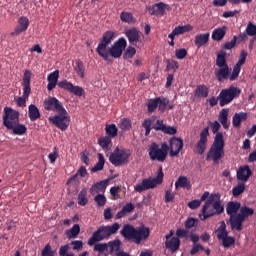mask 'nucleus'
<instances>
[{
    "label": "nucleus",
    "instance_id": "obj_1",
    "mask_svg": "<svg viewBox=\"0 0 256 256\" xmlns=\"http://www.w3.org/2000/svg\"><path fill=\"white\" fill-rule=\"evenodd\" d=\"M210 128H212V132L215 135L213 145L210 146V150L207 152L206 161H213L215 164H219L220 160L225 156V141L223 138V134L219 133L221 128V124L217 121L210 124Z\"/></svg>",
    "mask_w": 256,
    "mask_h": 256
},
{
    "label": "nucleus",
    "instance_id": "obj_2",
    "mask_svg": "<svg viewBox=\"0 0 256 256\" xmlns=\"http://www.w3.org/2000/svg\"><path fill=\"white\" fill-rule=\"evenodd\" d=\"M2 125L7 130L12 131L14 135H24L27 133V127L25 124L19 123V112L12 107H5L4 114L2 115Z\"/></svg>",
    "mask_w": 256,
    "mask_h": 256
},
{
    "label": "nucleus",
    "instance_id": "obj_3",
    "mask_svg": "<svg viewBox=\"0 0 256 256\" xmlns=\"http://www.w3.org/2000/svg\"><path fill=\"white\" fill-rule=\"evenodd\" d=\"M120 234L127 241L133 240L135 244H140L142 241L147 240L150 236V228L147 226H139L134 228L131 225H124Z\"/></svg>",
    "mask_w": 256,
    "mask_h": 256
},
{
    "label": "nucleus",
    "instance_id": "obj_4",
    "mask_svg": "<svg viewBox=\"0 0 256 256\" xmlns=\"http://www.w3.org/2000/svg\"><path fill=\"white\" fill-rule=\"evenodd\" d=\"M121 228V224L114 223L110 226H100L96 231L92 233V237L88 240V245L93 246L96 243H100L104 240L110 239V237L118 232Z\"/></svg>",
    "mask_w": 256,
    "mask_h": 256
},
{
    "label": "nucleus",
    "instance_id": "obj_5",
    "mask_svg": "<svg viewBox=\"0 0 256 256\" xmlns=\"http://www.w3.org/2000/svg\"><path fill=\"white\" fill-rule=\"evenodd\" d=\"M170 147L166 142L162 144H157L156 142L151 143L148 148V156L152 162L164 163L166 161L167 155H169Z\"/></svg>",
    "mask_w": 256,
    "mask_h": 256
},
{
    "label": "nucleus",
    "instance_id": "obj_6",
    "mask_svg": "<svg viewBox=\"0 0 256 256\" xmlns=\"http://www.w3.org/2000/svg\"><path fill=\"white\" fill-rule=\"evenodd\" d=\"M56 86L77 97H83L85 95V90L83 87L76 86L71 81H68V80H61L58 83L48 81L47 90L52 91Z\"/></svg>",
    "mask_w": 256,
    "mask_h": 256
},
{
    "label": "nucleus",
    "instance_id": "obj_7",
    "mask_svg": "<svg viewBox=\"0 0 256 256\" xmlns=\"http://www.w3.org/2000/svg\"><path fill=\"white\" fill-rule=\"evenodd\" d=\"M163 178H164L163 168L159 167L157 171V176L155 178L143 179L142 183H138L134 186V191L138 193H142L146 190L156 188L158 185H161L163 183Z\"/></svg>",
    "mask_w": 256,
    "mask_h": 256
},
{
    "label": "nucleus",
    "instance_id": "obj_8",
    "mask_svg": "<svg viewBox=\"0 0 256 256\" xmlns=\"http://www.w3.org/2000/svg\"><path fill=\"white\" fill-rule=\"evenodd\" d=\"M127 47V41L124 37H120L117 41H115L114 44H112L110 47H106L105 56L102 57L105 61L109 59L111 56L114 59H119L122 57L123 52L125 51Z\"/></svg>",
    "mask_w": 256,
    "mask_h": 256
},
{
    "label": "nucleus",
    "instance_id": "obj_9",
    "mask_svg": "<svg viewBox=\"0 0 256 256\" xmlns=\"http://www.w3.org/2000/svg\"><path fill=\"white\" fill-rule=\"evenodd\" d=\"M31 71L29 69H26L23 73L22 77V86H23V95L21 97L16 98V104L19 108L26 107V102L31 94Z\"/></svg>",
    "mask_w": 256,
    "mask_h": 256
},
{
    "label": "nucleus",
    "instance_id": "obj_10",
    "mask_svg": "<svg viewBox=\"0 0 256 256\" xmlns=\"http://www.w3.org/2000/svg\"><path fill=\"white\" fill-rule=\"evenodd\" d=\"M48 121L60 131H67L69 125L71 124V116L65 110L52 117H49Z\"/></svg>",
    "mask_w": 256,
    "mask_h": 256
},
{
    "label": "nucleus",
    "instance_id": "obj_11",
    "mask_svg": "<svg viewBox=\"0 0 256 256\" xmlns=\"http://www.w3.org/2000/svg\"><path fill=\"white\" fill-rule=\"evenodd\" d=\"M130 155V150H127L125 148H115V151L112 152L109 156V162L111 163V165H115L116 167L127 165L129 163Z\"/></svg>",
    "mask_w": 256,
    "mask_h": 256
},
{
    "label": "nucleus",
    "instance_id": "obj_12",
    "mask_svg": "<svg viewBox=\"0 0 256 256\" xmlns=\"http://www.w3.org/2000/svg\"><path fill=\"white\" fill-rule=\"evenodd\" d=\"M241 91L237 87L230 86L228 89L221 90L218 95L219 106L224 107L231 103L234 98L239 97Z\"/></svg>",
    "mask_w": 256,
    "mask_h": 256
},
{
    "label": "nucleus",
    "instance_id": "obj_13",
    "mask_svg": "<svg viewBox=\"0 0 256 256\" xmlns=\"http://www.w3.org/2000/svg\"><path fill=\"white\" fill-rule=\"evenodd\" d=\"M116 38V34L114 31H106L101 40H100V44H98V46L96 47V53L98 54V56H106L107 54H105V52L107 51V47H109V45L112 43V41H114V39Z\"/></svg>",
    "mask_w": 256,
    "mask_h": 256
},
{
    "label": "nucleus",
    "instance_id": "obj_14",
    "mask_svg": "<svg viewBox=\"0 0 256 256\" xmlns=\"http://www.w3.org/2000/svg\"><path fill=\"white\" fill-rule=\"evenodd\" d=\"M217 233V239L221 241V244L224 246V248H229L235 244V238L228 236L226 224L224 221L220 223V226L217 229Z\"/></svg>",
    "mask_w": 256,
    "mask_h": 256
},
{
    "label": "nucleus",
    "instance_id": "obj_15",
    "mask_svg": "<svg viewBox=\"0 0 256 256\" xmlns=\"http://www.w3.org/2000/svg\"><path fill=\"white\" fill-rule=\"evenodd\" d=\"M209 136V127H205L200 133V140L195 144L194 153H198V155H203L207 150Z\"/></svg>",
    "mask_w": 256,
    "mask_h": 256
},
{
    "label": "nucleus",
    "instance_id": "obj_16",
    "mask_svg": "<svg viewBox=\"0 0 256 256\" xmlns=\"http://www.w3.org/2000/svg\"><path fill=\"white\" fill-rule=\"evenodd\" d=\"M43 106L47 111H54L57 113L66 111L63 103L55 97H48L47 99H45V101L43 102Z\"/></svg>",
    "mask_w": 256,
    "mask_h": 256
},
{
    "label": "nucleus",
    "instance_id": "obj_17",
    "mask_svg": "<svg viewBox=\"0 0 256 256\" xmlns=\"http://www.w3.org/2000/svg\"><path fill=\"white\" fill-rule=\"evenodd\" d=\"M168 147H169V156L172 158L176 157L182 151L184 147V141L180 137H172L169 140Z\"/></svg>",
    "mask_w": 256,
    "mask_h": 256
},
{
    "label": "nucleus",
    "instance_id": "obj_18",
    "mask_svg": "<svg viewBox=\"0 0 256 256\" xmlns=\"http://www.w3.org/2000/svg\"><path fill=\"white\" fill-rule=\"evenodd\" d=\"M30 22L26 16H21L18 19V24L14 31L10 33L11 36H18L19 34L26 32L29 28Z\"/></svg>",
    "mask_w": 256,
    "mask_h": 256
},
{
    "label": "nucleus",
    "instance_id": "obj_19",
    "mask_svg": "<svg viewBox=\"0 0 256 256\" xmlns=\"http://www.w3.org/2000/svg\"><path fill=\"white\" fill-rule=\"evenodd\" d=\"M231 73H232V68H230L229 66L218 67L214 71L215 78L219 83H222L223 81L228 80Z\"/></svg>",
    "mask_w": 256,
    "mask_h": 256
},
{
    "label": "nucleus",
    "instance_id": "obj_20",
    "mask_svg": "<svg viewBox=\"0 0 256 256\" xmlns=\"http://www.w3.org/2000/svg\"><path fill=\"white\" fill-rule=\"evenodd\" d=\"M213 209L208 210V214H205L204 217L201 218V221H206L207 219L215 216L220 215L224 212V206L222 205L221 201H213Z\"/></svg>",
    "mask_w": 256,
    "mask_h": 256
},
{
    "label": "nucleus",
    "instance_id": "obj_21",
    "mask_svg": "<svg viewBox=\"0 0 256 256\" xmlns=\"http://www.w3.org/2000/svg\"><path fill=\"white\" fill-rule=\"evenodd\" d=\"M166 9H170L169 4H165L164 2H158L154 4L150 10L152 16H157V17H163L165 15Z\"/></svg>",
    "mask_w": 256,
    "mask_h": 256
},
{
    "label": "nucleus",
    "instance_id": "obj_22",
    "mask_svg": "<svg viewBox=\"0 0 256 256\" xmlns=\"http://www.w3.org/2000/svg\"><path fill=\"white\" fill-rule=\"evenodd\" d=\"M125 35L132 45H136L141 40V32L136 27L128 29Z\"/></svg>",
    "mask_w": 256,
    "mask_h": 256
},
{
    "label": "nucleus",
    "instance_id": "obj_23",
    "mask_svg": "<svg viewBox=\"0 0 256 256\" xmlns=\"http://www.w3.org/2000/svg\"><path fill=\"white\" fill-rule=\"evenodd\" d=\"M108 185L109 180H100L99 182L94 183L90 189L91 195L104 193L107 190Z\"/></svg>",
    "mask_w": 256,
    "mask_h": 256
},
{
    "label": "nucleus",
    "instance_id": "obj_24",
    "mask_svg": "<svg viewBox=\"0 0 256 256\" xmlns=\"http://www.w3.org/2000/svg\"><path fill=\"white\" fill-rule=\"evenodd\" d=\"M245 220L240 218L237 214L236 215H231L229 222H230V227L232 231H237L240 232L243 230V223Z\"/></svg>",
    "mask_w": 256,
    "mask_h": 256
},
{
    "label": "nucleus",
    "instance_id": "obj_25",
    "mask_svg": "<svg viewBox=\"0 0 256 256\" xmlns=\"http://www.w3.org/2000/svg\"><path fill=\"white\" fill-rule=\"evenodd\" d=\"M251 176H252V171L248 165L241 166L237 170V179L239 181L247 182Z\"/></svg>",
    "mask_w": 256,
    "mask_h": 256
},
{
    "label": "nucleus",
    "instance_id": "obj_26",
    "mask_svg": "<svg viewBox=\"0 0 256 256\" xmlns=\"http://www.w3.org/2000/svg\"><path fill=\"white\" fill-rule=\"evenodd\" d=\"M165 247L171 253H176L181 247V240L179 238L172 237L169 240H166Z\"/></svg>",
    "mask_w": 256,
    "mask_h": 256
},
{
    "label": "nucleus",
    "instance_id": "obj_27",
    "mask_svg": "<svg viewBox=\"0 0 256 256\" xmlns=\"http://www.w3.org/2000/svg\"><path fill=\"white\" fill-rule=\"evenodd\" d=\"M121 240L115 239L112 241H109L107 243V250H109V255L115 256L121 251Z\"/></svg>",
    "mask_w": 256,
    "mask_h": 256
},
{
    "label": "nucleus",
    "instance_id": "obj_28",
    "mask_svg": "<svg viewBox=\"0 0 256 256\" xmlns=\"http://www.w3.org/2000/svg\"><path fill=\"white\" fill-rule=\"evenodd\" d=\"M210 39V33H204V34H196L194 38V44L196 47L201 48L202 46H205L208 44Z\"/></svg>",
    "mask_w": 256,
    "mask_h": 256
},
{
    "label": "nucleus",
    "instance_id": "obj_29",
    "mask_svg": "<svg viewBox=\"0 0 256 256\" xmlns=\"http://www.w3.org/2000/svg\"><path fill=\"white\" fill-rule=\"evenodd\" d=\"M248 114L245 112L236 113L232 117V126L239 129L242 121H247Z\"/></svg>",
    "mask_w": 256,
    "mask_h": 256
},
{
    "label": "nucleus",
    "instance_id": "obj_30",
    "mask_svg": "<svg viewBox=\"0 0 256 256\" xmlns=\"http://www.w3.org/2000/svg\"><path fill=\"white\" fill-rule=\"evenodd\" d=\"M87 174H88V172H87L86 168L84 166L80 167V169L77 171V174H74L67 180V185H71L73 182L79 184L80 181L78 179V176L86 177Z\"/></svg>",
    "mask_w": 256,
    "mask_h": 256
},
{
    "label": "nucleus",
    "instance_id": "obj_31",
    "mask_svg": "<svg viewBox=\"0 0 256 256\" xmlns=\"http://www.w3.org/2000/svg\"><path fill=\"white\" fill-rule=\"evenodd\" d=\"M226 31H227V26H222V27L216 28L212 33V40L213 41H222L226 35Z\"/></svg>",
    "mask_w": 256,
    "mask_h": 256
},
{
    "label": "nucleus",
    "instance_id": "obj_32",
    "mask_svg": "<svg viewBox=\"0 0 256 256\" xmlns=\"http://www.w3.org/2000/svg\"><path fill=\"white\" fill-rule=\"evenodd\" d=\"M28 116L30 118V121H37L41 118L39 108L35 104L29 105Z\"/></svg>",
    "mask_w": 256,
    "mask_h": 256
},
{
    "label": "nucleus",
    "instance_id": "obj_33",
    "mask_svg": "<svg viewBox=\"0 0 256 256\" xmlns=\"http://www.w3.org/2000/svg\"><path fill=\"white\" fill-rule=\"evenodd\" d=\"M216 66L220 67H229L226 61V52L224 50H220L219 53L216 54Z\"/></svg>",
    "mask_w": 256,
    "mask_h": 256
},
{
    "label": "nucleus",
    "instance_id": "obj_34",
    "mask_svg": "<svg viewBox=\"0 0 256 256\" xmlns=\"http://www.w3.org/2000/svg\"><path fill=\"white\" fill-rule=\"evenodd\" d=\"M193 30H194L193 25L186 24V25H179V26L175 27V29L172 30V32L174 34H176L177 36H179V35H183L187 32L193 31Z\"/></svg>",
    "mask_w": 256,
    "mask_h": 256
},
{
    "label": "nucleus",
    "instance_id": "obj_35",
    "mask_svg": "<svg viewBox=\"0 0 256 256\" xmlns=\"http://www.w3.org/2000/svg\"><path fill=\"white\" fill-rule=\"evenodd\" d=\"M228 109H222L218 116V121L221 123L222 127H224L225 130H228L229 124H228Z\"/></svg>",
    "mask_w": 256,
    "mask_h": 256
},
{
    "label": "nucleus",
    "instance_id": "obj_36",
    "mask_svg": "<svg viewBox=\"0 0 256 256\" xmlns=\"http://www.w3.org/2000/svg\"><path fill=\"white\" fill-rule=\"evenodd\" d=\"M241 208V204L239 202H229L226 206V212L228 215L233 216L236 214Z\"/></svg>",
    "mask_w": 256,
    "mask_h": 256
},
{
    "label": "nucleus",
    "instance_id": "obj_37",
    "mask_svg": "<svg viewBox=\"0 0 256 256\" xmlns=\"http://www.w3.org/2000/svg\"><path fill=\"white\" fill-rule=\"evenodd\" d=\"M254 213H255V210H253L252 208L248 206H242L240 208V213L237 215L245 221L248 217L252 216Z\"/></svg>",
    "mask_w": 256,
    "mask_h": 256
},
{
    "label": "nucleus",
    "instance_id": "obj_38",
    "mask_svg": "<svg viewBox=\"0 0 256 256\" xmlns=\"http://www.w3.org/2000/svg\"><path fill=\"white\" fill-rule=\"evenodd\" d=\"M98 144L104 151H108L110 145L112 144V138L110 136H102L98 138Z\"/></svg>",
    "mask_w": 256,
    "mask_h": 256
},
{
    "label": "nucleus",
    "instance_id": "obj_39",
    "mask_svg": "<svg viewBox=\"0 0 256 256\" xmlns=\"http://www.w3.org/2000/svg\"><path fill=\"white\" fill-rule=\"evenodd\" d=\"M209 95V89L206 85L196 86L195 96L200 98H206Z\"/></svg>",
    "mask_w": 256,
    "mask_h": 256
},
{
    "label": "nucleus",
    "instance_id": "obj_40",
    "mask_svg": "<svg viewBox=\"0 0 256 256\" xmlns=\"http://www.w3.org/2000/svg\"><path fill=\"white\" fill-rule=\"evenodd\" d=\"M246 190V185L244 182H239L237 186H234L232 188V196L234 198L239 197L241 194H243Z\"/></svg>",
    "mask_w": 256,
    "mask_h": 256
},
{
    "label": "nucleus",
    "instance_id": "obj_41",
    "mask_svg": "<svg viewBox=\"0 0 256 256\" xmlns=\"http://www.w3.org/2000/svg\"><path fill=\"white\" fill-rule=\"evenodd\" d=\"M87 194H88L87 188H83L81 190V192H79V194H78V204L80 206L84 207V206H86L88 204L89 199L87 197Z\"/></svg>",
    "mask_w": 256,
    "mask_h": 256
},
{
    "label": "nucleus",
    "instance_id": "obj_42",
    "mask_svg": "<svg viewBox=\"0 0 256 256\" xmlns=\"http://www.w3.org/2000/svg\"><path fill=\"white\" fill-rule=\"evenodd\" d=\"M120 20L124 23L133 24L136 22L133 13L131 12H121L120 13Z\"/></svg>",
    "mask_w": 256,
    "mask_h": 256
},
{
    "label": "nucleus",
    "instance_id": "obj_43",
    "mask_svg": "<svg viewBox=\"0 0 256 256\" xmlns=\"http://www.w3.org/2000/svg\"><path fill=\"white\" fill-rule=\"evenodd\" d=\"M105 165V158L103 154H98V162L95 164V166L91 169L92 173H97L99 171H102Z\"/></svg>",
    "mask_w": 256,
    "mask_h": 256
},
{
    "label": "nucleus",
    "instance_id": "obj_44",
    "mask_svg": "<svg viewBox=\"0 0 256 256\" xmlns=\"http://www.w3.org/2000/svg\"><path fill=\"white\" fill-rule=\"evenodd\" d=\"M105 131H106V135H107L106 137H109L112 139L115 138L118 133V129L115 126V124H106Z\"/></svg>",
    "mask_w": 256,
    "mask_h": 256
},
{
    "label": "nucleus",
    "instance_id": "obj_45",
    "mask_svg": "<svg viewBox=\"0 0 256 256\" xmlns=\"http://www.w3.org/2000/svg\"><path fill=\"white\" fill-rule=\"evenodd\" d=\"M80 233V226L78 224L73 225L69 230L66 231L68 239H75Z\"/></svg>",
    "mask_w": 256,
    "mask_h": 256
},
{
    "label": "nucleus",
    "instance_id": "obj_46",
    "mask_svg": "<svg viewBox=\"0 0 256 256\" xmlns=\"http://www.w3.org/2000/svg\"><path fill=\"white\" fill-rule=\"evenodd\" d=\"M169 104H170L169 98L157 97V105H158V110L160 112H164Z\"/></svg>",
    "mask_w": 256,
    "mask_h": 256
},
{
    "label": "nucleus",
    "instance_id": "obj_47",
    "mask_svg": "<svg viewBox=\"0 0 256 256\" xmlns=\"http://www.w3.org/2000/svg\"><path fill=\"white\" fill-rule=\"evenodd\" d=\"M76 68H74V70L76 71V74L81 78L84 79L85 78V65L84 62L81 60H77L76 61Z\"/></svg>",
    "mask_w": 256,
    "mask_h": 256
},
{
    "label": "nucleus",
    "instance_id": "obj_48",
    "mask_svg": "<svg viewBox=\"0 0 256 256\" xmlns=\"http://www.w3.org/2000/svg\"><path fill=\"white\" fill-rule=\"evenodd\" d=\"M210 210H214L213 207V198H210L208 200L205 201L203 207H202V214H203V218H205L206 215L209 214Z\"/></svg>",
    "mask_w": 256,
    "mask_h": 256
},
{
    "label": "nucleus",
    "instance_id": "obj_49",
    "mask_svg": "<svg viewBox=\"0 0 256 256\" xmlns=\"http://www.w3.org/2000/svg\"><path fill=\"white\" fill-rule=\"evenodd\" d=\"M190 186V182L185 176H179L178 180L175 182V187L188 188Z\"/></svg>",
    "mask_w": 256,
    "mask_h": 256
},
{
    "label": "nucleus",
    "instance_id": "obj_50",
    "mask_svg": "<svg viewBox=\"0 0 256 256\" xmlns=\"http://www.w3.org/2000/svg\"><path fill=\"white\" fill-rule=\"evenodd\" d=\"M121 187L119 186H112L110 188V196L112 200H117V199H121V195H119V193H121Z\"/></svg>",
    "mask_w": 256,
    "mask_h": 256
},
{
    "label": "nucleus",
    "instance_id": "obj_51",
    "mask_svg": "<svg viewBox=\"0 0 256 256\" xmlns=\"http://www.w3.org/2000/svg\"><path fill=\"white\" fill-rule=\"evenodd\" d=\"M132 127L131 120L129 118H123L120 121V129L122 131H130Z\"/></svg>",
    "mask_w": 256,
    "mask_h": 256
},
{
    "label": "nucleus",
    "instance_id": "obj_52",
    "mask_svg": "<svg viewBox=\"0 0 256 256\" xmlns=\"http://www.w3.org/2000/svg\"><path fill=\"white\" fill-rule=\"evenodd\" d=\"M94 252H97L98 254H104V252H107V243H95L94 245Z\"/></svg>",
    "mask_w": 256,
    "mask_h": 256
},
{
    "label": "nucleus",
    "instance_id": "obj_53",
    "mask_svg": "<svg viewBox=\"0 0 256 256\" xmlns=\"http://www.w3.org/2000/svg\"><path fill=\"white\" fill-rule=\"evenodd\" d=\"M245 33L250 37L256 36V24L249 22V24L246 25Z\"/></svg>",
    "mask_w": 256,
    "mask_h": 256
},
{
    "label": "nucleus",
    "instance_id": "obj_54",
    "mask_svg": "<svg viewBox=\"0 0 256 256\" xmlns=\"http://www.w3.org/2000/svg\"><path fill=\"white\" fill-rule=\"evenodd\" d=\"M94 201L98 207H103L107 203V198L103 194H97L94 197Z\"/></svg>",
    "mask_w": 256,
    "mask_h": 256
},
{
    "label": "nucleus",
    "instance_id": "obj_55",
    "mask_svg": "<svg viewBox=\"0 0 256 256\" xmlns=\"http://www.w3.org/2000/svg\"><path fill=\"white\" fill-rule=\"evenodd\" d=\"M153 123L152 119H145L142 123V127L145 129V136H149L151 132V125Z\"/></svg>",
    "mask_w": 256,
    "mask_h": 256
},
{
    "label": "nucleus",
    "instance_id": "obj_56",
    "mask_svg": "<svg viewBox=\"0 0 256 256\" xmlns=\"http://www.w3.org/2000/svg\"><path fill=\"white\" fill-rule=\"evenodd\" d=\"M41 256H55V251L52 250L50 243H47L42 249Z\"/></svg>",
    "mask_w": 256,
    "mask_h": 256
},
{
    "label": "nucleus",
    "instance_id": "obj_57",
    "mask_svg": "<svg viewBox=\"0 0 256 256\" xmlns=\"http://www.w3.org/2000/svg\"><path fill=\"white\" fill-rule=\"evenodd\" d=\"M157 108H158L157 97L155 99H151L150 102L147 103V112L148 113H152Z\"/></svg>",
    "mask_w": 256,
    "mask_h": 256
},
{
    "label": "nucleus",
    "instance_id": "obj_58",
    "mask_svg": "<svg viewBox=\"0 0 256 256\" xmlns=\"http://www.w3.org/2000/svg\"><path fill=\"white\" fill-rule=\"evenodd\" d=\"M237 39H238L237 36H233V38L230 42H227L224 45H222V49L232 50L236 46Z\"/></svg>",
    "mask_w": 256,
    "mask_h": 256
},
{
    "label": "nucleus",
    "instance_id": "obj_59",
    "mask_svg": "<svg viewBox=\"0 0 256 256\" xmlns=\"http://www.w3.org/2000/svg\"><path fill=\"white\" fill-rule=\"evenodd\" d=\"M240 67L241 66H238V65L233 67L232 73H230V75H229V80L235 81L238 78V76L240 74V70H241Z\"/></svg>",
    "mask_w": 256,
    "mask_h": 256
},
{
    "label": "nucleus",
    "instance_id": "obj_60",
    "mask_svg": "<svg viewBox=\"0 0 256 256\" xmlns=\"http://www.w3.org/2000/svg\"><path fill=\"white\" fill-rule=\"evenodd\" d=\"M69 245L66 244L59 248V256H75L73 252L68 253Z\"/></svg>",
    "mask_w": 256,
    "mask_h": 256
},
{
    "label": "nucleus",
    "instance_id": "obj_61",
    "mask_svg": "<svg viewBox=\"0 0 256 256\" xmlns=\"http://www.w3.org/2000/svg\"><path fill=\"white\" fill-rule=\"evenodd\" d=\"M136 54V49L135 47L133 46H129L127 49H126V52H124V55L123 57L124 58H128V59H131L135 56Z\"/></svg>",
    "mask_w": 256,
    "mask_h": 256
},
{
    "label": "nucleus",
    "instance_id": "obj_62",
    "mask_svg": "<svg viewBox=\"0 0 256 256\" xmlns=\"http://www.w3.org/2000/svg\"><path fill=\"white\" fill-rule=\"evenodd\" d=\"M60 77L59 70H55L54 72L50 73L47 77L48 82H57Z\"/></svg>",
    "mask_w": 256,
    "mask_h": 256
},
{
    "label": "nucleus",
    "instance_id": "obj_63",
    "mask_svg": "<svg viewBox=\"0 0 256 256\" xmlns=\"http://www.w3.org/2000/svg\"><path fill=\"white\" fill-rule=\"evenodd\" d=\"M175 55L178 60H183L187 56V50L185 48L176 49Z\"/></svg>",
    "mask_w": 256,
    "mask_h": 256
},
{
    "label": "nucleus",
    "instance_id": "obj_64",
    "mask_svg": "<svg viewBox=\"0 0 256 256\" xmlns=\"http://www.w3.org/2000/svg\"><path fill=\"white\" fill-rule=\"evenodd\" d=\"M189 231L187 229L178 228L176 230V238H188Z\"/></svg>",
    "mask_w": 256,
    "mask_h": 256
}]
</instances>
